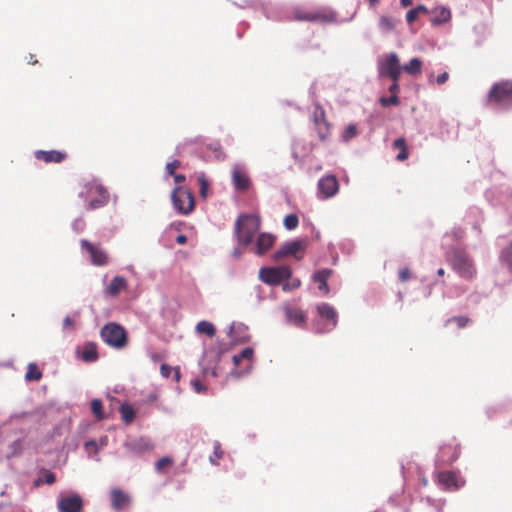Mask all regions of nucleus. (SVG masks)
Returning <instances> with one entry per match:
<instances>
[{
  "label": "nucleus",
  "instance_id": "f03ea898",
  "mask_svg": "<svg viewBox=\"0 0 512 512\" xmlns=\"http://www.w3.org/2000/svg\"><path fill=\"white\" fill-rule=\"evenodd\" d=\"M449 263L452 269L462 278L472 280L476 273V267L468 253L460 248L451 251Z\"/></svg>",
  "mask_w": 512,
  "mask_h": 512
},
{
  "label": "nucleus",
  "instance_id": "f3484780",
  "mask_svg": "<svg viewBox=\"0 0 512 512\" xmlns=\"http://www.w3.org/2000/svg\"><path fill=\"white\" fill-rule=\"evenodd\" d=\"M285 317L288 322L298 327H304L306 324V314L297 307L287 306L284 308Z\"/></svg>",
  "mask_w": 512,
  "mask_h": 512
},
{
  "label": "nucleus",
  "instance_id": "2eb2a0df",
  "mask_svg": "<svg viewBox=\"0 0 512 512\" xmlns=\"http://www.w3.org/2000/svg\"><path fill=\"white\" fill-rule=\"evenodd\" d=\"M295 17L297 20L308 22H331L334 19L332 13L324 10L297 11Z\"/></svg>",
  "mask_w": 512,
  "mask_h": 512
},
{
  "label": "nucleus",
  "instance_id": "f8f14e48",
  "mask_svg": "<svg viewBox=\"0 0 512 512\" xmlns=\"http://www.w3.org/2000/svg\"><path fill=\"white\" fill-rule=\"evenodd\" d=\"M57 508L59 512H80L83 508V501L81 496L76 493L60 495Z\"/></svg>",
  "mask_w": 512,
  "mask_h": 512
},
{
  "label": "nucleus",
  "instance_id": "4468645a",
  "mask_svg": "<svg viewBox=\"0 0 512 512\" xmlns=\"http://www.w3.org/2000/svg\"><path fill=\"white\" fill-rule=\"evenodd\" d=\"M400 67L399 57L395 52H391L387 54L383 59H381L378 63V73L380 77H387Z\"/></svg>",
  "mask_w": 512,
  "mask_h": 512
},
{
  "label": "nucleus",
  "instance_id": "b1692460",
  "mask_svg": "<svg viewBox=\"0 0 512 512\" xmlns=\"http://www.w3.org/2000/svg\"><path fill=\"white\" fill-rule=\"evenodd\" d=\"M438 483L445 489H457V478L456 474L452 471H442L438 474Z\"/></svg>",
  "mask_w": 512,
  "mask_h": 512
},
{
  "label": "nucleus",
  "instance_id": "72a5a7b5",
  "mask_svg": "<svg viewBox=\"0 0 512 512\" xmlns=\"http://www.w3.org/2000/svg\"><path fill=\"white\" fill-rule=\"evenodd\" d=\"M25 377L29 381H38L41 379L42 373L36 364L31 363L28 365V370Z\"/></svg>",
  "mask_w": 512,
  "mask_h": 512
},
{
  "label": "nucleus",
  "instance_id": "13d9d810",
  "mask_svg": "<svg viewBox=\"0 0 512 512\" xmlns=\"http://www.w3.org/2000/svg\"><path fill=\"white\" fill-rule=\"evenodd\" d=\"M413 0H401V5L404 7L412 5Z\"/></svg>",
  "mask_w": 512,
  "mask_h": 512
},
{
  "label": "nucleus",
  "instance_id": "412c9836",
  "mask_svg": "<svg viewBox=\"0 0 512 512\" xmlns=\"http://www.w3.org/2000/svg\"><path fill=\"white\" fill-rule=\"evenodd\" d=\"M275 236L270 233L259 234L256 242V253L258 255L265 254L275 242Z\"/></svg>",
  "mask_w": 512,
  "mask_h": 512
},
{
  "label": "nucleus",
  "instance_id": "a18cd8bd",
  "mask_svg": "<svg viewBox=\"0 0 512 512\" xmlns=\"http://www.w3.org/2000/svg\"><path fill=\"white\" fill-rule=\"evenodd\" d=\"M44 483L48 484V485H52L55 483L56 481V477H55V474L51 471H44V475H43V480H42Z\"/></svg>",
  "mask_w": 512,
  "mask_h": 512
},
{
  "label": "nucleus",
  "instance_id": "9b49d317",
  "mask_svg": "<svg viewBox=\"0 0 512 512\" xmlns=\"http://www.w3.org/2000/svg\"><path fill=\"white\" fill-rule=\"evenodd\" d=\"M459 454L460 445L453 438L441 445L437 460L441 464H451L458 459Z\"/></svg>",
  "mask_w": 512,
  "mask_h": 512
},
{
  "label": "nucleus",
  "instance_id": "20e7f679",
  "mask_svg": "<svg viewBox=\"0 0 512 512\" xmlns=\"http://www.w3.org/2000/svg\"><path fill=\"white\" fill-rule=\"evenodd\" d=\"M83 188L84 190L80 192V196L88 199L89 209H98L108 203L109 194L107 190L96 180L85 182Z\"/></svg>",
  "mask_w": 512,
  "mask_h": 512
},
{
  "label": "nucleus",
  "instance_id": "680f3d73",
  "mask_svg": "<svg viewBox=\"0 0 512 512\" xmlns=\"http://www.w3.org/2000/svg\"><path fill=\"white\" fill-rule=\"evenodd\" d=\"M33 58H34V56H33V55H31V56H30L29 63L34 65V64H36V63H37V60H34Z\"/></svg>",
  "mask_w": 512,
  "mask_h": 512
},
{
  "label": "nucleus",
  "instance_id": "4be33fe9",
  "mask_svg": "<svg viewBox=\"0 0 512 512\" xmlns=\"http://www.w3.org/2000/svg\"><path fill=\"white\" fill-rule=\"evenodd\" d=\"M317 312L320 317L331 322L332 328L337 325V312L333 306L328 303H321L317 306Z\"/></svg>",
  "mask_w": 512,
  "mask_h": 512
},
{
  "label": "nucleus",
  "instance_id": "603ef678",
  "mask_svg": "<svg viewBox=\"0 0 512 512\" xmlns=\"http://www.w3.org/2000/svg\"><path fill=\"white\" fill-rule=\"evenodd\" d=\"M399 89V83H392L389 87V92L391 95H398Z\"/></svg>",
  "mask_w": 512,
  "mask_h": 512
},
{
  "label": "nucleus",
  "instance_id": "79ce46f5",
  "mask_svg": "<svg viewBox=\"0 0 512 512\" xmlns=\"http://www.w3.org/2000/svg\"><path fill=\"white\" fill-rule=\"evenodd\" d=\"M380 103L384 107H388L390 105H398L399 104V97L398 95H391L390 97H381Z\"/></svg>",
  "mask_w": 512,
  "mask_h": 512
},
{
  "label": "nucleus",
  "instance_id": "37998d69",
  "mask_svg": "<svg viewBox=\"0 0 512 512\" xmlns=\"http://www.w3.org/2000/svg\"><path fill=\"white\" fill-rule=\"evenodd\" d=\"M181 165V162L179 160H174L166 165V171L169 175H174L176 169H178Z\"/></svg>",
  "mask_w": 512,
  "mask_h": 512
},
{
  "label": "nucleus",
  "instance_id": "c03bdc74",
  "mask_svg": "<svg viewBox=\"0 0 512 512\" xmlns=\"http://www.w3.org/2000/svg\"><path fill=\"white\" fill-rule=\"evenodd\" d=\"M398 277L401 282H406L411 279L412 274L409 268H402L398 273Z\"/></svg>",
  "mask_w": 512,
  "mask_h": 512
},
{
  "label": "nucleus",
  "instance_id": "5fc2aeb1",
  "mask_svg": "<svg viewBox=\"0 0 512 512\" xmlns=\"http://www.w3.org/2000/svg\"><path fill=\"white\" fill-rule=\"evenodd\" d=\"M192 384H193V386H194L195 390H196L198 393H199V392H202V391L204 390V386H203V384H202L200 381H198V380L193 381V383H192Z\"/></svg>",
  "mask_w": 512,
  "mask_h": 512
},
{
  "label": "nucleus",
  "instance_id": "ea45409f",
  "mask_svg": "<svg viewBox=\"0 0 512 512\" xmlns=\"http://www.w3.org/2000/svg\"><path fill=\"white\" fill-rule=\"evenodd\" d=\"M287 281L283 283V290L285 291H291V290H294L296 288H298L300 285H301V282L299 279L297 278H289V279H286Z\"/></svg>",
  "mask_w": 512,
  "mask_h": 512
},
{
  "label": "nucleus",
  "instance_id": "69168bd1",
  "mask_svg": "<svg viewBox=\"0 0 512 512\" xmlns=\"http://www.w3.org/2000/svg\"><path fill=\"white\" fill-rule=\"evenodd\" d=\"M432 77H433V75H432V74H431V75H429V81H430V82L432 81Z\"/></svg>",
  "mask_w": 512,
  "mask_h": 512
},
{
  "label": "nucleus",
  "instance_id": "cd10ccee",
  "mask_svg": "<svg viewBox=\"0 0 512 512\" xmlns=\"http://www.w3.org/2000/svg\"><path fill=\"white\" fill-rule=\"evenodd\" d=\"M422 61L419 58H412L407 64L402 66L403 71L410 75L420 74L422 70Z\"/></svg>",
  "mask_w": 512,
  "mask_h": 512
},
{
  "label": "nucleus",
  "instance_id": "2f4dec72",
  "mask_svg": "<svg viewBox=\"0 0 512 512\" xmlns=\"http://www.w3.org/2000/svg\"><path fill=\"white\" fill-rule=\"evenodd\" d=\"M420 13H428V9L424 5H418L417 7L409 10L406 14V21L411 24L413 23Z\"/></svg>",
  "mask_w": 512,
  "mask_h": 512
},
{
  "label": "nucleus",
  "instance_id": "bf43d9fd",
  "mask_svg": "<svg viewBox=\"0 0 512 512\" xmlns=\"http://www.w3.org/2000/svg\"><path fill=\"white\" fill-rule=\"evenodd\" d=\"M437 274H438L439 276H444V274H445V270H444L443 268H439V269L437 270Z\"/></svg>",
  "mask_w": 512,
  "mask_h": 512
},
{
  "label": "nucleus",
  "instance_id": "5701e85b",
  "mask_svg": "<svg viewBox=\"0 0 512 512\" xmlns=\"http://www.w3.org/2000/svg\"><path fill=\"white\" fill-rule=\"evenodd\" d=\"M80 357L85 362L98 360V347L94 342H87L83 345Z\"/></svg>",
  "mask_w": 512,
  "mask_h": 512
},
{
  "label": "nucleus",
  "instance_id": "c85d7f7f",
  "mask_svg": "<svg viewBox=\"0 0 512 512\" xmlns=\"http://www.w3.org/2000/svg\"><path fill=\"white\" fill-rule=\"evenodd\" d=\"M397 20L390 16H381L379 19V27L384 33L393 31L396 27Z\"/></svg>",
  "mask_w": 512,
  "mask_h": 512
},
{
  "label": "nucleus",
  "instance_id": "473e14b6",
  "mask_svg": "<svg viewBox=\"0 0 512 512\" xmlns=\"http://www.w3.org/2000/svg\"><path fill=\"white\" fill-rule=\"evenodd\" d=\"M120 413L123 421H125L126 423L132 422L135 417L134 409L128 404L121 405Z\"/></svg>",
  "mask_w": 512,
  "mask_h": 512
},
{
  "label": "nucleus",
  "instance_id": "39448f33",
  "mask_svg": "<svg viewBox=\"0 0 512 512\" xmlns=\"http://www.w3.org/2000/svg\"><path fill=\"white\" fill-rule=\"evenodd\" d=\"M172 202L174 208L181 214L187 215L191 213L195 206V198L193 193L182 187H176L172 191Z\"/></svg>",
  "mask_w": 512,
  "mask_h": 512
},
{
  "label": "nucleus",
  "instance_id": "6ab92c4d",
  "mask_svg": "<svg viewBox=\"0 0 512 512\" xmlns=\"http://www.w3.org/2000/svg\"><path fill=\"white\" fill-rule=\"evenodd\" d=\"M232 183L239 192H246L251 185V181L246 172L240 169H234L232 172Z\"/></svg>",
  "mask_w": 512,
  "mask_h": 512
},
{
  "label": "nucleus",
  "instance_id": "1a4fd4ad",
  "mask_svg": "<svg viewBox=\"0 0 512 512\" xmlns=\"http://www.w3.org/2000/svg\"><path fill=\"white\" fill-rule=\"evenodd\" d=\"M306 247L307 241L304 239L288 242L274 253V259L275 261H279L286 256H293L300 260L303 258Z\"/></svg>",
  "mask_w": 512,
  "mask_h": 512
},
{
  "label": "nucleus",
  "instance_id": "58836bf2",
  "mask_svg": "<svg viewBox=\"0 0 512 512\" xmlns=\"http://www.w3.org/2000/svg\"><path fill=\"white\" fill-rule=\"evenodd\" d=\"M197 180H198V183L200 186L199 193H200L201 197H206L207 190L209 187V183H208L206 177L204 176V174H201L198 176Z\"/></svg>",
  "mask_w": 512,
  "mask_h": 512
},
{
  "label": "nucleus",
  "instance_id": "f704fd0d",
  "mask_svg": "<svg viewBox=\"0 0 512 512\" xmlns=\"http://www.w3.org/2000/svg\"><path fill=\"white\" fill-rule=\"evenodd\" d=\"M91 411L98 420L104 419L103 404L99 399H93L91 401Z\"/></svg>",
  "mask_w": 512,
  "mask_h": 512
},
{
  "label": "nucleus",
  "instance_id": "4d7b16f0",
  "mask_svg": "<svg viewBox=\"0 0 512 512\" xmlns=\"http://www.w3.org/2000/svg\"><path fill=\"white\" fill-rule=\"evenodd\" d=\"M174 379L177 382L180 380V370H179V368H175L174 369Z\"/></svg>",
  "mask_w": 512,
  "mask_h": 512
},
{
  "label": "nucleus",
  "instance_id": "49530a36",
  "mask_svg": "<svg viewBox=\"0 0 512 512\" xmlns=\"http://www.w3.org/2000/svg\"><path fill=\"white\" fill-rule=\"evenodd\" d=\"M172 464V460L169 457H163L156 462V469L161 471L164 467Z\"/></svg>",
  "mask_w": 512,
  "mask_h": 512
},
{
  "label": "nucleus",
  "instance_id": "dca6fc26",
  "mask_svg": "<svg viewBox=\"0 0 512 512\" xmlns=\"http://www.w3.org/2000/svg\"><path fill=\"white\" fill-rule=\"evenodd\" d=\"M318 189L324 198L334 196L339 189L337 178L334 175H327L322 177L318 182Z\"/></svg>",
  "mask_w": 512,
  "mask_h": 512
},
{
  "label": "nucleus",
  "instance_id": "7ed1b4c3",
  "mask_svg": "<svg viewBox=\"0 0 512 512\" xmlns=\"http://www.w3.org/2000/svg\"><path fill=\"white\" fill-rule=\"evenodd\" d=\"M100 336L108 346L117 350L125 348L128 344L127 331L116 322L105 324L100 330Z\"/></svg>",
  "mask_w": 512,
  "mask_h": 512
},
{
  "label": "nucleus",
  "instance_id": "052dcab7",
  "mask_svg": "<svg viewBox=\"0 0 512 512\" xmlns=\"http://www.w3.org/2000/svg\"><path fill=\"white\" fill-rule=\"evenodd\" d=\"M371 6H375L378 4L379 0H368Z\"/></svg>",
  "mask_w": 512,
  "mask_h": 512
},
{
  "label": "nucleus",
  "instance_id": "7c9ffc66",
  "mask_svg": "<svg viewBox=\"0 0 512 512\" xmlns=\"http://www.w3.org/2000/svg\"><path fill=\"white\" fill-rule=\"evenodd\" d=\"M253 355L254 350L251 347H246L239 354L234 355L232 360L235 366H238L242 360H252Z\"/></svg>",
  "mask_w": 512,
  "mask_h": 512
},
{
  "label": "nucleus",
  "instance_id": "bb28decb",
  "mask_svg": "<svg viewBox=\"0 0 512 512\" xmlns=\"http://www.w3.org/2000/svg\"><path fill=\"white\" fill-rule=\"evenodd\" d=\"M393 147L394 149L399 150V153L396 156V159L398 161H405L406 159H408V147L404 138L401 137L396 139L393 143Z\"/></svg>",
  "mask_w": 512,
  "mask_h": 512
},
{
  "label": "nucleus",
  "instance_id": "09e8293b",
  "mask_svg": "<svg viewBox=\"0 0 512 512\" xmlns=\"http://www.w3.org/2000/svg\"><path fill=\"white\" fill-rule=\"evenodd\" d=\"M402 71H403V69H402V67H400L398 70H396L395 72H393L392 74H390L387 77L392 80V83H399V79H400Z\"/></svg>",
  "mask_w": 512,
  "mask_h": 512
},
{
  "label": "nucleus",
  "instance_id": "0e129e2a",
  "mask_svg": "<svg viewBox=\"0 0 512 512\" xmlns=\"http://www.w3.org/2000/svg\"><path fill=\"white\" fill-rule=\"evenodd\" d=\"M506 254H507V251H504V252L502 253V257H506Z\"/></svg>",
  "mask_w": 512,
  "mask_h": 512
},
{
  "label": "nucleus",
  "instance_id": "f257e3e1",
  "mask_svg": "<svg viewBox=\"0 0 512 512\" xmlns=\"http://www.w3.org/2000/svg\"><path fill=\"white\" fill-rule=\"evenodd\" d=\"M260 229V218L252 214H242L235 222V235L239 244L249 245Z\"/></svg>",
  "mask_w": 512,
  "mask_h": 512
},
{
  "label": "nucleus",
  "instance_id": "de8ad7c7",
  "mask_svg": "<svg viewBox=\"0 0 512 512\" xmlns=\"http://www.w3.org/2000/svg\"><path fill=\"white\" fill-rule=\"evenodd\" d=\"M173 368L167 364H162L160 367V373L164 378L170 377Z\"/></svg>",
  "mask_w": 512,
  "mask_h": 512
},
{
  "label": "nucleus",
  "instance_id": "423d86ee",
  "mask_svg": "<svg viewBox=\"0 0 512 512\" xmlns=\"http://www.w3.org/2000/svg\"><path fill=\"white\" fill-rule=\"evenodd\" d=\"M292 270L287 265L278 267H263L259 270V278L262 282L269 285H278L284 280L289 279Z\"/></svg>",
  "mask_w": 512,
  "mask_h": 512
},
{
  "label": "nucleus",
  "instance_id": "393cba45",
  "mask_svg": "<svg viewBox=\"0 0 512 512\" xmlns=\"http://www.w3.org/2000/svg\"><path fill=\"white\" fill-rule=\"evenodd\" d=\"M127 287V281L121 276H115L108 285L106 292L110 296H117L119 292Z\"/></svg>",
  "mask_w": 512,
  "mask_h": 512
},
{
  "label": "nucleus",
  "instance_id": "864d4df0",
  "mask_svg": "<svg viewBox=\"0 0 512 512\" xmlns=\"http://www.w3.org/2000/svg\"><path fill=\"white\" fill-rule=\"evenodd\" d=\"M172 176L174 177V181H175L177 184H180V183L184 182V181H185V179H186L185 175H183V174H176V173H175V174H174V175H172Z\"/></svg>",
  "mask_w": 512,
  "mask_h": 512
},
{
  "label": "nucleus",
  "instance_id": "6e6552de",
  "mask_svg": "<svg viewBox=\"0 0 512 512\" xmlns=\"http://www.w3.org/2000/svg\"><path fill=\"white\" fill-rule=\"evenodd\" d=\"M312 122L319 139L322 142L327 141L330 137L331 124L327 121L325 111L319 104L315 105V109L312 114Z\"/></svg>",
  "mask_w": 512,
  "mask_h": 512
},
{
  "label": "nucleus",
  "instance_id": "6e6d98bb",
  "mask_svg": "<svg viewBox=\"0 0 512 512\" xmlns=\"http://www.w3.org/2000/svg\"><path fill=\"white\" fill-rule=\"evenodd\" d=\"M176 242L178 244L183 245V244H185L187 242V237L185 235H183V234H180V235L177 236Z\"/></svg>",
  "mask_w": 512,
  "mask_h": 512
},
{
  "label": "nucleus",
  "instance_id": "a19ab883",
  "mask_svg": "<svg viewBox=\"0 0 512 512\" xmlns=\"http://www.w3.org/2000/svg\"><path fill=\"white\" fill-rule=\"evenodd\" d=\"M213 454H214L215 458L210 457V462L212 464L217 465L218 464V460H220L222 458V456H223V451L221 449V444L219 442H215L214 443V452H213Z\"/></svg>",
  "mask_w": 512,
  "mask_h": 512
},
{
  "label": "nucleus",
  "instance_id": "e2e57ef3",
  "mask_svg": "<svg viewBox=\"0 0 512 512\" xmlns=\"http://www.w3.org/2000/svg\"><path fill=\"white\" fill-rule=\"evenodd\" d=\"M90 445L95 446L96 445L95 441H89L86 443V446H90Z\"/></svg>",
  "mask_w": 512,
  "mask_h": 512
},
{
  "label": "nucleus",
  "instance_id": "3c124183",
  "mask_svg": "<svg viewBox=\"0 0 512 512\" xmlns=\"http://www.w3.org/2000/svg\"><path fill=\"white\" fill-rule=\"evenodd\" d=\"M63 327L65 329H72L74 327V320L67 316L64 320H63Z\"/></svg>",
  "mask_w": 512,
  "mask_h": 512
},
{
  "label": "nucleus",
  "instance_id": "aec40b11",
  "mask_svg": "<svg viewBox=\"0 0 512 512\" xmlns=\"http://www.w3.org/2000/svg\"><path fill=\"white\" fill-rule=\"evenodd\" d=\"M333 274V270L329 268H324L318 270L313 275V281L318 284V289L324 295H328L330 292L329 286L327 284V280Z\"/></svg>",
  "mask_w": 512,
  "mask_h": 512
},
{
  "label": "nucleus",
  "instance_id": "a878e982",
  "mask_svg": "<svg viewBox=\"0 0 512 512\" xmlns=\"http://www.w3.org/2000/svg\"><path fill=\"white\" fill-rule=\"evenodd\" d=\"M433 14L435 15L434 18L432 19V22L434 24H443V23H446L450 20L451 18V12L448 8L446 7H436L434 10H433Z\"/></svg>",
  "mask_w": 512,
  "mask_h": 512
},
{
  "label": "nucleus",
  "instance_id": "8fccbe9b",
  "mask_svg": "<svg viewBox=\"0 0 512 512\" xmlns=\"http://www.w3.org/2000/svg\"><path fill=\"white\" fill-rule=\"evenodd\" d=\"M448 79H449V74L447 72H443L442 74L438 75V77L436 78V83L438 85H443Z\"/></svg>",
  "mask_w": 512,
  "mask_h": 512
},
{
  "label": "nucleus",
  "instance_id": "9d476101",
  "mask_svg": "<svg viewBox=\"0 0 512 512\" xmlns=\"http://www.w3.org/2000/svg\"><path fill=\"white\" fill-rule=\"evenodd\" d=\"M80 244L82 249H84L90 255V259L93 265L105 266L108 264V254L99 245H95L85 239L81 240Z\"/></svg>",
  "mask_w": 512,
  "mask_h": 512
},
{
  "label": "nucleus",
  "instance_id": "c9c22d12",
  "mask_svg": "<svg viewBox=\"0 0 512 512\" xmlns=\"http://www.w3.org/2000/svg\"><path fill=\"white\" fill-rule=\"evenodd\" d=\"M471 322H472V320L467 316H455V317L449 318L446 321V324L455 323L457 325V327L461 329V328L466 327Z\"/></svg>",
  "mask_w": 512,
  "mask_h": 512
},
{
  "label": "nucleus",
  "instance_id": "0eeeda50",
  "mask_svg": "<svg viewBox=\"0 0 512 512\" xmlns=\"http://www.w3.org/2000/svg\"><path fill=\"white\" fill-rule=\"evenodd\" d=\"M512 100V83H496L488 94V104L494 107H500L510 103Z\"/></svg>",
  "mask_w": 512,
  "mask_h": 512
},
{
  "label": "nucleus",
  "instance_id": "4c0bfd02",
  "mask_svg": "<svg viewBox=\"0 0 512 512\" xmlns=\"http://www.w3.org/2000/svg\"><path fill=\"white\" fill-rule=\"evenodd\" d=\"M358 134L357 126L355 124H349L342 134V138L345 142H348Z\"/></svg>",
  "mask_w": 512,
  "mask_h": 512
},
{
  "label": "nucleus",
  "instance_id": "c756f323",
  "mask_svg": "<svg viewBox=\"0 0 512 512\" xmlns=\"http://www.w3.org/2000/svg\"><path fill=\"white\" fill-rule=\"evenodd\" d=\"M196 331L200 334H206L209 337H213L216 333L214 325L205 320L198 322Z\"/></svg>",
  "mask_w": 512,
  "mask_h": 512
},
{
  "label": "nucleus",
  "instance_id": "ddd939ff",
  "mask_svg": "<svg viewBox=\"0 0 512 512\" xmlns=\"http://www.w3.org/2000/svg\"><path fill=\"white\" fill-rule=\"evenodd\" d=\"M110 502L112 509L116 512H120L131 506L132 497L120 488H113L110 491Z\"/></svg>",
  "mask_w": 512,
  "mask_h": 512
},
{
  "label": "nucleus",
  "instance_id": "a211bd4d",
  "mask_svg": "<svg viewBox=\"0 0 512 512\" xmlns=\"http://www.w3.org/2000/svg\"><path fill=\"white\" fill-rule=\"evenodd\" d=\"M34 155L37 160L45 163H61L67 157L66 153L58 150H37Z\"/></svg>",
  "mask_w": 512,
  "mask_h": 512
},
{
  "label": "nucleus",
  "instance_id": "e433bc0d",
  "mask_svg": "<svg viewBox=\"0 0 512 512\" xmlns=\"http://www.w3.org/2000/svg\"><path fill=\"white\" fill-rule=\"evenodd\" d=\"M283 224L286 229L293 230L295 229L299 224V219L296 214H288L285 216L283 220Z\"/></svg>",
  "mask_w": 512,
  "mask_h": 512
}]
</instances>
